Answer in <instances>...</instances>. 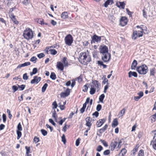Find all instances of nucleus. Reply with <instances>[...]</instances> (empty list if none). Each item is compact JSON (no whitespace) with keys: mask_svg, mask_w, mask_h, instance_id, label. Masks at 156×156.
<instances>
[{"mask_svg":"<svg viewBox=\"0 0 156 156\" xmlns=\"http://www.w3.org/2000/svg\"><path fill=\"white\" fill-rule=\"evenodd\" d=\"M52 117L55 119V120H57V115L56 113V112L55 110H54V112L53 113Z\"/></svg>","mask_w":156,"mask_h":156,"instance_id":"nucleus-37","label":"nucleus"},{"mask_svg":"<svg viewBox=\"0 0 156 156\" xmlns=\"http://www.w3.org/2000/svg\"><path fill=\"white\" fill-rule=\"evenodd\" d=\"M88 89V87L87 85H85L83 87V91L84 92H86L87 91Z\"/></svg>","mask_w":156,"mask_h":156,"instance_id":"nucleus-53","label":"nucleus"},{"mask_svg":"<svg viewBox=\"0 0 156 156\" xmlns=\"http://www.w3.org/2000/svg\"><path fill=\"white\" fill-rule=\"evenodd\" d=\"M128 76L130 78L132 76H133L134 77H136L137 76V73L135 72H132L130 71L128 73Z\"/></svg>","mask_w":156,"mask_h":156,"instance_id":"nucleus-17","label":"nucleus"},{"mask_svg":"<svg viewBox=\"0 0 156 156\" xmlns=\"http://www.w3.org/2000/svg\"><path fill=\"white\" fill-rule=\"evenodd\" d=\"M96 89L94 87H91L90 89V94L93 95L95 92Z\"/></svg>","mask_w":156,"mask_h":156,"instance_id":"nucleus-35","label":"nucleus"},{"mask_svg":"<svg viewBox=\"0 0 156 156\" xmlns=\"http://www.w3.org/2000/svg\"><path fill=\"white\" fill-rule=\"evenodd\" d=\"M97 63L98 64V65L100 66H103V68H106L107 67V66L103 64V62L101 61H98L97 62Z\"/></svg>","mask_w":156,"mask_h":156,"instance_id":"nucleus-24","label":"nucleus"},{"mask_svg":"<svg viewBox=\"0 0 156 156\" xmlns=\"http://www.w3.org/2000/svg\"><path fill=\"white\" fill-rule=\"evenodd\" d=\"M103 147L101 145H99L96 149V150L99 152H100L102 149Z\"/></svg>","mask_w":156,"mask_h":156,"instance_id":"nucleus-47","label":"nucleus"},{"mask_svg":"<svg viewBox=\"0 0 156 156\" xmlns=\"http://www.w3.org/2000/svg\"><path fill=\"white\" fill-rule=\"evenodd\" d=\"M125 109L124 108H123L122 110H121L120 112H119V115L120 114H121V116H123L125 114Z\"/></svg>","mask_w":156,"mask_h":156,"instance_id":"nucleus-46","label":"nucleus"},{"mask_svg":"<svg viewBox=\"0 0 156 156\" xmlns=\"http://www.w3.org/2000/svg\"><path fill=\"white\" fill-rule=\"evenodd\" d=\"M110 153V150H107L103 152V154L104 155H108Z\"/></svg>","mask_w":156,"mask_h":156,"instance_id":"nucleus-50","label":"nucleus"},{"mask_svg":"<svg viewBox=\"0 0 156 156\" xmlns=\"http://www.w3.org/2000/svg\"><path fill=\"white\" fill-rule=\"evenodd\" d=\"M52 105L53 106V108H57L58 106V105L56 101H55L53 102Z\"/></svg>","mask_w":156,"mask_h":156,"instance_id":"nucleus-55","label":"nucleus"},{"mask_svg":"<svg viewBox=\"0 0 156 156\" xmlns=\"http://www.w3.org/2000/svg\"><path fill=\"white\" fill-rule=\"evenodd\" d=\"M126 10L127 13L128 14V15H129L130 17H131L132 16V13H133V12L130 11H129V9L127 8H126Z\"/></svg>","mask_w":156,"mask_h":156,"instance_id":"nucleus-45","label":"nucleus"},{"mask_svg":"<svg viewBox=\"0 0 156 156\" xmlns=\"http://www.w3.org/2000/svg\"><path fill=\"white\" fill-rule=\"evenodd\" d=\"M105 95L104 94H101L99 97V101L103 103V100L105 98Z\"/></svg>","mask_w":156,"mask_h":156,"instance_id":"nucleus-29","label":"nucleus"},{"mask_svg":"<svg viewBox=\"0 0 156 156\" xmlns=\"http://www.w3.org/2000/svg\"><path fill=\"white\" fill-rule=\"evenodd\" d=\"M137 94L139 95L138 96L140 97V98H141L143 96L144 93L143 92L140 91V92L138 93Z\"/></svg>","mask_w":156,"mask_h":156,"instance_id":"nucleus-58","label":"nucleus"},{"mask_svg":"<svg viewBox=\"0 0 156 156\" xmlns=\"http://www.w3.org/2000/svg\"><path fill=\"white\" fill-rule=\"evenodd\" d=\"M56 66L58 69H60L61 71H63L64 69V65L60 62H57Z\"/></svg>","mask_w":156,"mask_h":156,"instance_id":"nucleus-12","label":"nucleus"},{"mask_svg":"<svg viewBox=\"0 0 156 156\" xmlns=\"http://www.w3.org/2000/svg\"><path fill=\"white\" fill-rule=\"evenodd\" d=\"M25 148L26 149V153L27 154H29L30 151V147H27V146L25 147Z\"/></svg>","mask_w":156,"mask_h":156,"instance_id":"nucleus-64","label":"nucleus"},{"mask_svg":"<svg viewBox=\"0 0 156 156\" xmlns=\"http://www.w3.org/2000/svg\"><path fill=\"white\" fill-rule=\"evenodd\" d=\"M18 87H17L15 85H13L12 87V88L13 90V93H15L16 91H17L18 90Z\"/></svg>","mask_w":156,"mask_h":156,"instance_id":"nucleus-38","label":"nucleus"},{"mask_svg":"<svg viewBox=\"0 0 156 156\" xmlns=\"http://www.w3.org/2000/svg\"><path fill=\"white\" fill-rule=\"evenodd\" d=\"M50 51L51 54L53 55H55L57 53V51L55 49H50L48 51H47V53L48 54V52Z\"/></svg>","mask_w":156,"mask_h":156,"instance_id":"nucleus-22","label":"nucleus"},{"mask_svg":"<svg viewBox=\"0 0 156 156\" xmlns=\"http://www.w3.org/2000/svg\"><path fill=\"white\" fill-rule=\"evenodd\" d=\"M118 124V122L117 119H115L112 122V127H115Z\"/></svg>","mask_w":156,"mask_h":156,"instance_id":"nucleus-18","label":"nucleus"},{"mask_svg":"<svg viewBox=\"0 0 156 156\" xmlns=\"http://www.w3.org/2000/svg\"><path fill=\"white\" fill-rule=\"evenodd\" d=\"M80 138H78L76 141V146H78L79 145L80 142Z\"/></svg>","mask_w":156,"mask_h":156,"instance_id":"nucleus-59","label":"nucleus"},{"mask_svg":"<svg viewBox=\"0 0 156 156\" xmlns=\"http://www.w3.org/2000/svg\"><path fill=\"white\" fill-rule=\"evenodd\" d=\"M126 152V149L124 148L122 149L119 154H118L119 156H124Z\"/></svg>","mask_w":156,"mask_h":156,"instance_id":"nucleus-20","label":"nucleus"},{"mask_svg":"<svg viewBox=\"0 0 156 156\" xmlns=\"http://www.w3.org/2000/svg\"><path fill=\"white\" fill-rule=\"evenodd\" d=\"M137 156H144V153L143 150H140L139 151Z\"/></svg>","mask_w":156,"mask_h":156,"instance_id":"nucleus-36","label":"nucleus"},{"mask_svg":"<svg viewBox=\"0 0 156 156\" xmlns=\"http://www.w3.org/2000/svg\"><path fill=\"white\" fill-rule=\"evenodd\" d=\"M9 16L14 23L16 24H19V22L16 20L15 16L13 13H11L9 15Z\"/></svg>","mask_w":156,"mask_h":156,"instance_id":"nucleus-11","label":"nucleus"},{"mask_svg":"<svg viewBox=\"0 0 156 156\" xmlns=\"http://www.w3.org/2000/svg\"><path fill=\"white\" fill-rule=\"evenodd\" d=\"M100 141L105 147H107L108 146V145L105 140H101Z\"/></svg>","mask_w":156,"mask_h":156,"instance_id":"nucleus-42","label":"nucleus"},{"mask_svg":"<svg viewBox=\"0 0 156 156\" xmlns=\"http://www.w3.org/2000/svg\"><path fill=\"white\" fill-rule=\"evenodd\" d=\"M114 3L113 0H107L103 4V6L107 8L108 5H112Z\"/></svg>","mask_w":156,"mask_h":156,"instance_id":"nucleus-13","label":"nucleus"},{"mask_svg":"<svg viewBox=\"0 0 156 156\" xmlns=\"http://www.w3.org/2000/svg\"><path fill=\"white\" fill-rule=\"evenodd\" d=\"M62 141L64 144H65L66 142V140L65 138V135L64 134H63L62 136Z\"/></svg>","mask_w":156,"mask_h":156,"instance_id":"nucleus-43","label":"nucleus"},{"mask_svg":"<svg viewBox=\"0 0 156 156\" xmlns=\"http://www.w3.org/2000/svg\"><path fill=\"white\" fill-rule=\"evenodd\" d=\"M62 18L65 19L68 17V14L67 12H64L62 13L61 16Z\"/></svg>","mask_w":156,"mask_h":156,"instance_id":"nucleus-25","label":"nucleus"},{"mask_svg":"<svg viewBox=\"0 0 156 156\" xmlns=\"http://www.w3.org/2000/svg\"><path fill=\"white\" fill-rule=\"evenodd\" d=\"M50 78L52 80H55L56 78L55 73L54 72H52L50 75Z\"/></svg>","mask_w":156,"mask_h":156,"instance_id":"nucleus-28","label":"nucleus"},{"mask_svg":"<svg viewBox=\"0 0 156 156\" xmlns=\"http://www.w3.org/2000/svg\"><path fill=\"white\" fill-rule=\"evenodd\" d=\"M23 36L27 40L31 39L34 36L33 31L30 28H26L23 31Z\"/></svg>","mask_w":156,"mask_h":156,"instance_id":"nucleus-2","label":"nucleus"},{"mask_svg":"<svg viewBox=\"0 0 156 156\" xmlns=\"http://www.w3.org/2000/svg\"><path fill=\"white\" fill-rule=\"evenodd\" d=\"M49 121L51 124H52L53 126H56V124L54 122V121L52 119H49Z\"/></svg>","mask_w":156,"mask_h":156,"instance_id":"nucleus-52","label":"nucleus"},{"mask_svg":"<svg viewBox=\"0 0 156 156\" xmlns=\"http://www.w3.org/2000/svg\"><path fill=\"white\" fill-rule=\"evenodd\" d=\"M34 141L36 143L38 142L39 141V138L35 136L34 139Z\"/></svg>","mask_w":156,"mask_h":156,"instance_id":"nucleus-51","label":"nucleus"},{"mask_svg":"<svg viewBox=\"0 0 156 156\" xmlns=\"http://www.w3.org/2000/svg\"><path fill=\"white\" fill-rule=\"evenodd\" d=\"M47 128L50 129L51 131H52L53 130V128L51 126H49L48 124H47L46 125Z\"/></svg>","mask_w":156,"mask_h":156,"instance_id":"nucleus-61","label":"nucleus"},{"mask_svg":"<svg viewBox=\"0 0 156 156\" xmlns=\"http://www.w3.org/2000/svg\"><path fill=\"white\" fill-rule=\"evenodd\" d=\"M91 125L90 122H86V125L89 127V129H90Z\"/></svg>","mask_w":156,"mask_h":156,"instance_id":"nucleus-54","label":"nucleus"},{"mask_svg":"<svg viewBox=\"0 0 156 156\" xmlns=\"http://www.w3.org/2000/svg\"><path fill=\"white\" fill-rule=\"evenodd\" d=\"M37 60V58L36 57L33 56L30 59V61L31 62H33L34 63H36Z\"/></svg>","mask_w":156,"mask_h":156,"instance_id":"nucleus-33","label":"nucleus"},{"mask_svg":"<svg viewBox=\"0 0 156 156\" xmlns=\"http://www.w3.org/2000/svg\"><path fill=\"white\" fill-rule=\"evenodd\" d=\"M138 147V145L137 144L136 145V146L132 150V151L133 152V155H134L135 154L136 152L137 151Z\"/></svg>","mask_w":156,"mask_h":156,"instance_id":"nucleus-34","label":"nucleus"},{"mask_svg":"<svg viewBox=\"0 0 156 156\" xmlns=\"http://www.w3.org/2000/svg\"><path fill=\"white\" fill-rule=\"evenodd\" d=\"M22 127L21 125L20 122L17 126V131H22Z\"/></svg>","mask_w":156,"mask_h":156,"instance_id":"nucleus-39","label":"nucleus"},{"mask_svg":"<svg viewBox=\"0 0 156 156\" xmlns=\"http://www.w3.org/2000/svg\"><path fill=\"white\" fill-rule=\"evenodd\" d=\"M23 79L24 80H27L28 79V76H27V73H26L23 75Z\"/></svg>","mask_w":156,"mask_h":156,"instance_id":"nucleus-48","label":"nucleus"},{"mask_svg":"<svg viewBox=\"0 0 156 156\" xmlns=\"http://www.w3.org/2000/svg\"><path fill=\"white\" fill-rule=\"evenodd\" d=\"M42 134L44 136H46L47 134V132L44 129H41V130Z\"/></svg>","mask_w":156,"mask_h":156,"instance_id":"nucleus-41","label":"nucleus"},{"mask_svg":"<svg viewBox=\"0 0 156 156\" xmlns=\"http://www.w3.org/2000/svg\"><path fill=\"white\" fill-rule=\"evenodd\" d=\"M79 60L81 64L87 65L91 61V59L90 56L87 55L86 53L81 52L80 54Z\"/></svg>","mask_w":156,"mask_h":156,"instance_id":"nucleus-1","label":"nucleus"},{"mask_svg":"<svg viewBox=\"0 0 156 156\" xmlns=\"http://www.w3.org/2000/svg\"><path fill=\"white\" fill-rule=\"evenodd\" d=\"M22 3L25 5H27L30 4V0H23Z\"/></svg>","mask_w":156,"mask_h":156,"instance_id":"nucleus-27","label":"nucleus"},{"mask_svg":"<svg viewBox=\"0 0 156 156\" xmlns=\"http://www.w3.org/2000/svg\"><path fill=\"white\" fill-rule=\"evenodd\" d=\"M120 21V24L122 26H124L127 24V19L125 17H122Z\"/></svg>","mask_w":156,"mask_h":156,"instance_id":"nucleus-7","label":"nucleus"},{"mask_svg":"<svg viewBox=\"0 0 156 156\" xmlns=\"http://www.w3.org/2000/svg\"><path fill=\"white\" fill-rule=\"evenodd\" d=\"M7 112L9 114V118L11 119L12 118V115L10 113V110L9 109H7Z\"/></svg>","mask_w":156,"mask_h":156,"instance_id":"nucleus-57","label":"nucleus"},{"mask_svg":"<svg viewBox=\"0 0 156 156\" xmlns=\"http://www.w3.org/2000/svg\"><path fill=\"white\" fill-rule=\"evenodd\" d=\"M41 78L40 77H38L37 76H35L34 77L33 79L30 82L31 84L38 83L41 80Z\"/></svg>","mask_w":156,"mask_h":156,"instance_id":"nucleus-8","label":"nucleus"},{"mask_svg":"<svg viewBox=\"0 0 156 156\" xmlns=\"http://www.w3.org/2000/svg\"><path fill=\"white\" fill-rule=\"evenodd\" d=\"M45 56L44 54L42 53H41L37 55V56L39 58H41Z\"/></svg>","mask_w":156,"mask_h":156,"instance_id":"nucleus-49","label":"nucleus"},{"mask_svg":"<svg viewBox=\"0 0 156 156\" xmlns=\"http://www.w3.org/2000/svg\"><path fill=\"white\" fill-rule=\"evenodd\" d=\"M17 85L18 88H19L20 90V91L23 90L24 89L26 86L24 84H22L21 85H19L17 84Z\"/></svg>","mask_w":156,"mask_h":156,"instance_id":"nucleus-31","label":"nucleus"},{"mask_svg":"<svg viewBox=\"0 0 156 156\" xmlns=\"http://www.w3.org/2000/svg\"><path fill=\"white\" fill-rule=\"evenodd\" d=\"M136 70L140 74L142 75L145 74L148 71V67L145 64L137 67Z\"/></svg>","mask_w":156,"mask_h":156,"instance_id":"nucleus-3","label":"nucleus"},{"mask_svg":"<svg viewBox=\"0 0 156 156\" xmlns=\"http://www.w3.org/2000/svg\"><path fill=\"white\" fill-rule=\"evenodd\" d=\"M137 37H138V33L137 31L135 30L133 31V35L132 36V38L135 40Z\"/></svg>","mask_w":156,"mask_h":156,"instance_id":"nucleus-23","label":"nucleus"},{"mask_svg":"<svg viewBox=\"0 0 156 156\" xmlns=\"http://www.w3.org/2000/svg\"><path fill=\"white\" fill-rule=\"evenodd\" d=\"M118 144V142L117 141H112L110 144L109 148L112 151H113L115 149Z\"/></svg>","mask_w":156,"mask_h":156,"instance_id":"nucleus-9","label":"nucleus"},{"mask_svg":"<svg viewBox=\"0 0 156 156\" xmlns=\"http://www.w3.org/2000/svg\"><path fill=\"white\" fill-rule=\"evenodd\" d=\"M111 58V55L109 53L102 54L101 59L105 62H108L109 61Z\"/></svg>","mask_w":156,"mask_h":156,"instance_id":"nucleus-5","label":"nucleus"},{"mask_svg":"<svg viewBox=\"0 0 156 156\" xmlns=\"http://www.w3.org/2000/svg\"><path fill=\"white\" fill-rule=\"evenodd\" d=\"M120 5H119L118 2L116 3V5L119 8L121 7L122 9H124L125 7V4L124 3V2H119Z\"/></svg>","mask_w":156,"mask_h":156,"instance_id":"nucleus-16","label":"nucleus"},{"mask_svg":"<svg viewBox=\"0 0 156 156\" xmlns=\"http://www.w3.org/2000/svg\"><path fill=\"white\" fill-rule=\"evenodd\" d=\"M137 64V61L136 60H134L132 64L131 69H135Z\"/></svg>","mask_w":156,"mask_h":156,"instance_id":"nucleus-19","label":"nucleus"},{"mask_svg":"<svg viewBox=\"0 0 156 156\" xmlns=\"http://www.w3.org/2000/svg\"><path fill=\"white\" fill-rule=\"evenodd\" d=\"M99 114L98 111H96L92 115L95 116L96 117H97L98 116Z\"/></svg>","mask_w":156,"mask_h":156,"instance_id":"nucleus-62","label":"nucleus"},{"mask_svg":"<svg viewBox=\"0 0 156 156\" xmlns=\"http://www.w3.org/2000/svg\"><path fill=\"white\" fill-rule=\"evenodd\" d=\"M2 118H3V122H5L6 120V115L4 114H3L2 115Z\"/></svg>","mask_w":156,"mask_h":156,"instance_id":"nucleus-56","label":"nucleus"},{"mask_svg":"<svg viewBox=\"0 0 156 156\" xmlns=\"http://www.w3.org/2000/svg\"><path fill=\"white\" fill-rule=\"evenodd\" d=\"M101 37H99L96 35H94L92 37V39L94 42L100 41H101Z\"/></svg>","mask_w":156,"mask_h":156,"instance_id":"nucleus-15","label":"nucleus"},{"mask_svg":"<svg viewBox=\"0 0 156 156\" xmlns=\"http://www.w3.org/2000/svg\"><path fill=\"white\" fill-rule=\"evenodd\" d=\"M48 86V84L47 83H45L44 84L41 89V91L42 92H44L45 91Z\"/></svg>","mask_w":156,"mask_h":156,"instance_id":"nucleus-30","label":"nucleus"},{"mask_svg":"<svg viewBox=\"0 0 156 156\" xmlns=\"http://www.w3.org/2000/svg\"><path fill=\"white\" fill-rule=\"evenodd\" d=\"M156 69L155 68H151L150 70V76H154Z\"/></svg>","mask_w":156,"mask_h":156,"instance_id":"nucleus-21","label":"nucleus"},{"mask_svg":"<svg viewBox=\"0 0 156 156\" xmlns=\"http://www.w3.org/2000/svg\"><path fill=\"white\" fill-rule=\"evenodd\" d=\"M92 83L94 85V87H95L97 89L99 88V86H101V84L99 83L98 81L97 80H92Z\"/></svg>","mask_w":156,"mask_h":156,"instance_id":"nucleus-14","label":"nucleus"},{"mask_svg":"<svg viewBox=\"0 0 156 156\" xmlns=\"http://www.w3.org/2000/svg\"><path fill=\"white\" fill-rule=\"evenodd\" d=\"M108 84L105 85L104 87V93H106V90H107L108 89Z\"/></svg>","mask_w":156,"mask_h":156,"instance_id":"nucleus-63","label":"nucleus"},{"mask_svg":"<svg viewBox=\"0 0 156 156\" xmlns=\"http://www.w3.org/2000/svg\"><path fill=\"white\" fill-rule=\"evenodd\" d=\"M100 52L102 54L108 53V48L106 46H101L100 48Z\"/></svg>","mask_w":156,"mask_h":156,"instance_id":"nucleus-6","label":"nucleus"},{"mask_svg":"<svg viewBox=\"0 0 156 156\" xmlns=\"http://www.w3.org/2000/svg\"><path fill=\"white\" fill-rule=\"evenodd\" d=\"M65 41L66 45L70 46L73 42V38L71 34H68L65 38Z\"/></svg>","mask_w":156,"mask_h":156,"instance_id":"nucleus-4","label":"nucleus"},{"mask_svg":"<svg viewBox=\"0 0 156 156\" xmlns=\"http://www.w3.org/2000/svg\"><path fill=\"white\" fill-rule=\"evenodd\" d=\"M102 108L101 105L100 104H98L96 107V110L98 112L101 110Z\"/></svg>","mask_w":156,"mask_h":156,"instance_id":"nucleus-44","label":"nucleus"},{"mask_svg":"<svg viewBox=\"0 0 156 156\" xmlns=\"http://www.w3.org/2000/svg\"><path fill=\"white\" fill-rule=\"evenodd\" d=\"M138 37H140L142 36L143 35V32L142 31H138Z\"/></svg>","mask_w":156,"mask_h":156,"instance_id":"nucleus-60","label":"nucleus"},{"mask_svg":"<svg viewBox=\"0 0 156 156\" xmlns=\"http://www.w3.org/2000/svg\"><path fill=\"white\" fill-rule=\"evenodd\" d=\"M60 95L61 97L62 98H64L68 96L67 94L65 92H62Z\"/></svg>","mask_w":156,"mask_h":156,"instance_id":"nucleus-40","label":"nucleus"},{"mask_svg":"<svg viewBox=\"0 0 156 156\" xmlns=\"http://www.w3.org/2000/svg\"><path fill=\"white\" fill-rule=\"evenodd\" d=\"M106 120L104 119H100L96 122V125L97 127H101L105 122Z\"/></svg>","mask_w":156,"mask_h":156,"instance_id":"nucleus-10","label":"nucleus"},{"mask_svg":"<svg viewBox=\"0 0 156 156\" xmlns=\"http://www.w3.org/2000/svg\"><path fill=\"white\" fill-rule=\"evenodd\" d=\"M37 72V69L36 68H34L33 69L32 71L30 73V75L32 76L33 75L36 74Z\"/></svg>","mask_w":156,"mask_h":156,"instance_id":"nucleus-26","label":"nucleus"},{"mask_svg":"<svg viewBox=\"0 0 156 156\" xmlns=\"http://www.w3.org/2000/svg\"><path fill=\"white\" fill-rule=\"evenodd\" d=\"M21 131H16V133L17 135V140H19L22 136V133L21 132Z\"/></svg>","mask_w":156,"mask_h":156,"instance_id":"nucleus-32","label":"nucleus"}]
</instances>
